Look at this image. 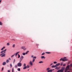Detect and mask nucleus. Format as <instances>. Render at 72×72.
Returning a JSON list of instances; mask_svg holds the SVG:
<instances>
[{"mask_svg": "<svg viewBox=\"0 0 72 72\" xmlns=\"http://www.w3.org/2000/svg\"><path fill=\"white\" fill-rule=\"evenodd\" d=\"M70 67H72V64H70Z\"/></svg>", "mask_w": 72, "mask_h": 72, "instance_id": "nucleus-42", "label": "nucleus"}, {"mask_svg": "<svg viewBox=\"0 0 72 72\" xmlns=\"http://www.w3.org/2000/svg\"><path fill=\"white\" fill-rule=\"evenodd\" d=\"M56 65H55V66H52V68H53V67H54V68H55V67H56Z\"/></svg>", "mask_w": 72, "mask_h": 72, "instance_id": "nucleus-22", "label": "nucleus"}, {"mask_svg": "<svg viewBox=\"0 0 72 72\" xmlns=\"http://www.w3.org/2000/svg\"><path fill=\"white\" fill-rule=\"evenodd\" d=\"M10 67H12V64H10Z\"/></svg>", "mask_w": 72, "mask_h": 72, "instance_id": "nucleus-36", "label": "nucleus"}, {"mask_svg": "<svg viewBox=\"0 0 72 72\" xmlns=\"http://www.w3.org/2000/svg\"><path fill=\"white\" fill-rule=\"evenodd\" d=\"M46 54H50V53H51L48 52H46Z\"/></svg>", "mask_w": 72, "mask_h": 72, "instance_id": "nucleus-28", "label": "nucleus"}, {"mask_svg": "<svg viewBox=\"0 0 72 72\" xmlns=\"http://www.w3.org/2000/svg\"><path fill=\"white\" fill-rule=\"evenodd\" d=\"M66 66V64H64L63 65V66H64H64Z\"/></svg>", "mask_w": 72, "mask_h": 72, "instance_id": "nucleus-40", "label": "nucleus"}, {"mask_svg": "<svg viewBox=\"0 0 72 72\" xmlns=\"http://www.w3.org/2000/svg\"><path fill=\"white\" fill-rule=\"evenodd\" d=\"M57 68H58V67H56V68H55V69H57Z\"/></svg>", "mask_w": 72, "mask_h": 72, "instance_id": "nucleus-46", "label": "nucleus"}, {"mask_svg": "<svg viewBox=\"0 0 72 72\" xmlns=\"http://www.w3.org/2000/svg\"><path fill=\"white\" fill-rule=\"evenodd\" d=\"M49 69H50V68H47L46 71H49Z\"/></svg>", "mask_w": 72, "mask_h": 72, "instance_id": "nucleus-21", "label": "nucleus"}, {"mask_svg": "<svg viewBox=\"0 0 72 72\" xmlns=\"http://www.w3.org/2000/svg\"><path fill=\"white\" fill-rule=\"evenodd\" d=\"M5 64H6V62H4L3 63V66H5Z\"/></svg>", "mask_w": 72, "mask_h": 72, "instance_id": "nucleus-13", "label": "nucleus"}, {"mask_svg": "<svg viewBox=\"0 0 72 72\" xmlns=\"http://www.w3.org/2000/svg\"><path fill=\"white\" fill-rule=\"evenodd\" d=\"M20 53V52H19V51H18L15 54V56H17L18 54H19V53Z\"/></svg>", "mask_w": 72, "mask_h": 72, "instance_id": "nucleus-10", "label": "nucleus"}, {"mask_svg": "<svg viewBox=\"0 0 72 72\" xmlns=\"http://www.w3.org/2000/svg\"><path fill=\"white\" fill-rule=\"evenodd\" d=\"M3 70H4V68H2V70H1V71H3Z\"/></svg>", "mask_w": 72, "mask_h": 72, "instance_id": "nucleus-33", "label": "nucleus"}, {"mask_svg": "<svg viewBox=\"0 0 72 72\" xmlns=\"http://www.w3.org/2000/svg\"><path fill=\"white\" fill-rule=\"evenodd\" d=\"M27 68H30V66H29V65H27Z\"/></svg>", "mask_w": 72, "mask_h": 72, "instance_id": "nucleus-29", "label": "nucleus"}, {"mask_svg": "<svg viewBox=\"0 0 72 72\" xmlns=\"http://www.w3.org/2000/svg\"><path fill=\"white\" fill-rule=\"evenodd\" d=\"M15 59H14V62H13L14 64V63H15Z\"/></svg>", "mask_w": 72, "mask_h": 72, "instance_id": "nucleus-24", "label": "nucleus"}, {"mask_svg": "<svg viewBox=\"0 0 72 72\" xmlns=\"http://www.w3.org/2000/svg\"><path fill=\"white\" fill-rule=\"evenodd\" d=\"M1 2V0H0V3Z\"/></svg>", "mask_w": 72, "mask_h": 72, "instance_id": "nucleus-51", "label": "nucleus"}, {"mask_svg": "<svg viewBox=\"0 0 72 72\" xmlns=\"http://www.w3.org/2000/svg\"><path fill=\"white\" fill-rule=\"evenodd\" d=\"M23 66V67H26V63L24 64Z\"/></svg>", "mask_w": 72, "mask_h": 72, "instance_id": "nucleus-16", "label": "nucleus"}, {"mask_svg": "<svg viewBox=\"0 0 72 72\" xmlns=\"http://www.w3.org/2000/svg\"><path fill=\"white\" fill-rule=\"evenodd\" d=\"M3 25V23H2V22H1L0 21V26H2Z\"/></svg>", "mask_w": 72, "mask_h": 72, "instance_id": "nucleus-18", "label": "nucleus"}, {"mask_svg": "<svg viewBox=\"0 0 72 72\" xmlns=\"http://www.w3.org/2000/svg\"><path fill=\"white\" fill-rule=\"evenodd\" d=\"M5 48V46H4L3 48H2V49H1V50H4V49Z\"/></svg>", "mask_w": 72, "mask_h": 72, "instance_id": "nucleus-15", "label": "nucleus"}, {"mask_svg": "<svg viewBox=\"0 0 72 72\" xmlns=\"http://www.w3.org/2000/svg\"><path fill=\"white\" fill-rule=\"evenodd\" d=\"M54 69H53V70H54Z\"/></svg>", "mask_w": 72, "mask_h": 72, "instance_id": "nucleus-58", "label": "nucleus"}, {"mask_svg": "<svg viewBox=\"0 0 72 72\" xmlns=\"http://www.w3.org/2000/svg\"><path fill=\"white\" fill-rule=\"evenodd\" d=\"M44 62H43V61H40V62H39V63H40V64H41V63H43Z\"/></svg>", "mask_w": 72, "mask_h": 72, "instance_id": "nucleus-20", "label": "nucleus"}, {"mask_svg": "<svg viewBox=\"0 0 72 72\" xmlns=\"http://www.w3.org/2000/svg\"><path fill=\"white\" fill-rule=\"evenodd\" d=\"M24 58V57H23V56H22L20 58V60H22Z\"/></svg>", "mask_w": 72, "mask_h": 72, "instance_id": "nucleus-8", "label": "nucleus"}, {"mask_svg": "<svg viewBox=\"0 0 72 72\" xmlns=\"http://www.w3.org/2000/svg\"><path fill=\"white\" fill-rule=\"evenodd\" d=\"M45 54V53H43L42 54V55H44Z\"/></svg>", "mask_w": 72, "mask_h": 72, "instance_id": "nucleus-37", "label": "nucleus"}, {"mask_svg": "<svg viewBox=\"0 0 72 72\" xmlns=\"http://www.w3.org/2000/svg\"><path fill=\"white\" fill-rule=\"evenodd\" d=\"M17 66L18 67H21L22 66V63L20 62H19L17 63Z\"/></svg>", "mask_w": 72, "mask_h": 72, "instance_id": "nucleus-5", "label": "nucleus"}, {"mask_svg": "<svg viewBox=\"0 0 72 72\" xmlns=\"http://www.w3.org/2000/svg\"><path fill=\"white\" fill-rule=\"evenodd\" d=\"M62 60V62H64V61H67V60H68V59H67V58H65V59H64L61 58L60 60V61H61V60Z\"/></svg>", "mask_w": 72, "mask_h": 72, "instance_id": "nucleus-2", "label": "nucleus"}, {"mask_svg": "<svg viewBox=\"0 0 72 72\" xmlns=\"http://www.w3.org/2000/svg\"><path fill=\"white\" fill-rule=\"evenodd\" d=\"M70 63V62H69V63H68V64H69V63Z\"/></svg>", "mask_w": 72, "mask_h": 72, "instance_id": "nucleus-56", "label": "nucleus"}, {"mask_svg": "<svg viewBox=\"0 0 72 72\" xmlns=\"http://www.w3.org/2000/svg\"><path fill=\"white\" fill-rule=\"evenodd\" d=\"M30 64L31 66H32L33 65V64L32 63V61H30Z\"/></svg>", "mask_w": 72, "mask_h": 72, "instance_id": "nucleus-9", "label": "nucleus"}, {"mask_svg": "<svg viewBox=\"0 0 72 72\" xmlns=\"http://www.w3.org/2000/svg\"><path fill=\"white\" fill-rule=\"evenodd\" d=\"M35 59H33V60H32V63H33L35 62Z\"/></svg>", "mask_w": 72, "mask_h": 72, "instance_id": "nucleus-23", "label": "nucleus"}, {"mask_svg": "<svg viewBox=\"0 0 72 72\" xmlns=\"http://www.w3.org/2000/svg\"><path fill=\"white\" fill-rule=\"evenodd\" d=\"M53 63L54 64H57V62H54Z\"/></svg>", "mask_w": 72, "mask_h": 72, "instance_id": "nucleus-32", "label": "nucleus"}, {"mask_svg": "<svg viewBox=\"0 0 72 72\" xmlns=\"http://www.w3.org/2000/svg\"><path fill=\"white\" fill-rule=\"evenodd\" d=\"M8 72H10V71L9 70H8Z\"/></svg>", "mask_w": 72, "mask_h": 72, "instance_id": "nucleus-41", "label": "nucleus"}, {"mask_svg": "<svg viewBox=\"0 0 72 72\" xmlns=\"http://www.w3.org/2000/svg\"><path fill=\"white\" fill-rule=\"evenodd\" d=\"M48 71H49V72H52V71H53V70L51 69V70H49Z\"/></svg>", "mask_w": 72, "mask_h": 72, "instance_id": "nucleus-25", "label": "nucleus"}, {"mask_svg": "<svg viewBox=\"0 0 72 72\" xmlns=\"http://www.w3.org/2000/svg\"><path fill=\"white\" fill-rule=\"evenodd\" d=\"M6 51V49H5V50L2 51L1 52V53H4V54H5V53H6V52H5Z\"/></svg>", "mask_w": 72, "mask_h": 72, "instance_id": "nucleus-3", "label": "nucleus"}, {"mask_svg": "<svg viewBox=\"0 0 72 72\" xmlns=\"http://www.w3.org/2000/svg\"><path fill=\"white\" fill-rule=\"evenodd\" d=\"M63 65V63H61L60 64V66H62Z\"/></svg>", "mask_w": 72, "mask_h": 72, "instance_id": "nucleus-43", "label": "nucleus"}, {"mask_svg": "<svg viewBox=\"0 0 72 72\" xmlns=\"http://www.w3.org/2000/svg\"><path fill=\"white\" fill-rule=\"evenodd\" d=\"M7 67H9V65H7Z\"/></svg>", "mask_w": 72, "mask_h": 72, "instance_id": "nucleus-55", "label": "nucleus"}, {"mask_svg": "<svg viewBox=\"0 0 72 72\" xmlns=\"http://www.w3.org/2000/svg\"><path fill=\"white\" fill-rule=\"evenodd\" d=\"M34 70H35V71L36 70V68H35L34 69Z\"/></svg>", "mask_w": 72, "mask_h": 72, "instance_id": "nucleus-50", "label": "nucleus"}, {"mask_svg": "<svg viewBox=\"0 0 72 72\" xmlns=\"http://www.w3.org/2000/svg\"><path fill=\"white\" fill-rule=\"evenodd\" d=\"M15 68H17V65H15Z\"/></svg>", "mask_w": 72, "mask_h": 72, "instance_id": "nucleus-38", "label": "nucleus"}, {"mask_svg": "<svg viewBox=\"0 0 72 72\" xmlns=\"http://www.w3.org/2000/svg\"><path fill=\"white\" fill-rule=\"evenodd\" d=\"M15 45L14 44H13V46H12V47L13 48H15Z\"/></svg>", "mask_w": 72, "mask_h": 72, "instance_id": "nucleus-27", "label": "nucleus"}, {"mask_svg": "<svg viewBox=\"0 0 72 72\" xmlns=\"http://www.w3.org/2000/svg\"><path fill=\"white\" fill-rule=\"evenodd\" d=\"M41 58L42 59H45V57L44 56H42L41 57Z\"/></svg>", "mask_w": 72, "mask_h": 72, "instance_id": "nucleus-12", "label": "nucleus"}, {"mask_svg": "<svg viewBox=\"0 0 72 72\" xmlns=\"http://www.w3.org/2000/svg\"><path fill=\"white\" fill-rule=\"evenodd\" d=\"M27 68V66H24L23 68V69H26Z\"/></svg>", "mask_w": 72, "mask_h": 72, "instance_id": "nucleus-14", "label": "nucleus"}, {"mask_svg": "<svg viewBox=\"0 0 72 72\" xmlns=\"http://www.w3.org/2000/svg\"><path fill=\"white\" fill-rule=\"evenodd\" d=\"M21 49H23L24 50H26L27 49V48H26L24 46H22L21 47Z\"/></svg>", "mask_w": 72, "mask_h": 72, "instance_id": "nucleus-6", "label": "nucleus"}, {"mask_svg": "<svg viewBox=\"0 0 72 72\" xmlns=\"http://www.w3.org/2000/svg\"><path fill=\"white\" fill-rule=\"evenodd\" d=\"M32 58H33V55H32L31 56Z\"/></svg>", "mask_w": 72, "mask_h": 72, "instance_id": "nucleus-45", "label": "nucleus"}, {"mask_svg": "<svg viewBox=\"0 0 72 72\" xmlns=\"http://www.w3.org/2000/svg\"><path fill=\"white\" fill-rule=\"evenodd\" d=\"M2 55V56H1ZM0 56H1L2 57H5V54L3 53L0 55Z\"/></svg>", "mask_w": 72, "mask_h": 72, "instance_id": "nucleus-4", "label": "nucleus"}, {"mask_svg": "<svg viewBox=\"0 0 72 72\" xmlns=\"http://www.w3.org/2000/svg\"><path fill=\"white\" fill-rule=\"evenodd\" d=\"M27 53H28V52H27L26 51V53H25V54H27Z\"/></svg>", "mask_w": 72, "mask_h": 72, "instance_id": "nucleus-44", "label": "nucleus"}, {"mask_svg": "<svg viewBox=\"0 0 72 72\" xmlns=\"http://www.w3.org/2000/svg\"><path fill=\"white\" fill-rule=\"evenodd\" d=\"M52 65H53V64L52 63L50 64V66H52Z\"/></svg>", "mask_w": 72, "mask_h": 72, "instance_id": "nucleus-48", "label": "nucleus"}, {"mask_svg": "<svg viewBox=\"0 0 72 72\" xmlns=\"http://www.w3.org/2000/svg\"><path fill=\"white\" fill-rule=\"evenodd\" d=\"M9 60H11V59H10V58H9Z\"/></svg>", "mask_w": 72, "mask_h": 72, "instance_id": "nucleus-52", "label": "nucleus"}, {"mask_svg": "<svg viewBox=\"0 0 72 72\" xmlns=\"http://www.w3.org/2000/svg\"><path fill=\"white\" fill-rule=\"evenodd\" d=\"M33 59H36V57L35 56L33 57Z\"/></svg>", "mask_w": 72, "mask_h": 72, "instance_id": "nucleus-35", "label": "nucleus"}, {"mask_svg": "<svg viewBox=\"0 0 72 72\" xmlns=\"http://www.w3.org/2000/svg\"><path fill=\"white\" fill-rule=\"evenodd\" d=\"M27 53H28V52H29V51H27Z\"/></svg>", "mask_w": 72, "mask_h": 72, "instance_id": "nucleus-53", "label": "nucleus"}, {"mask_svg": "<svg viewBox=\"0 0 72 72\" xmlns=\"http://www.w3.org/2000/svg\"><path fill=\"white\" fill-rule=\"evenodd\" d=\"M57 72H63V69H61L58 70Z\"/></svg>", "mask_w": 72, "mask_h": 72, "instance_id": "nucleus-7", "label": "nucleus"}, {"mask_svg": "<svg viewBox=\"0 0 72 72\" xmlns=\"http://www.w3.org/2000/svg\"><path fill=\"white\" fill-rule=\"evenodd\" d=\"M18 58H20V55H19V54H18Z\"/></svg>", "mask_w": 72, "mask_h": 72, "instance_id": "nucleus-26", "label": "nucleus"}, {"mask_svg": "<svg viewBox=\"0 0 72 72\" xmlns=\"http://www.w3.org/2000/svg\"><path fill=\"white\" fill-rule=\"evenodd\" d=\"M69 65H68V66H67L66 68L65 72H67V71H68V70L69 69Z\"/></svg>", "mask_w": 72, "mask_h": 72, "instance_id": "nucleus-1", "label": "nucleus"}, {"mask_svg": "<svg viewBox=\"0 0 72 72\" xmlns=\"http://www.w3.org/2000/svg\"><path fill=\"white\" fill-rule=\"evenodd\" d=\"M56 67H57V66H58L60 65V63H58L56 64L55 65Z\"/></svg>", "mask_w": 72, "mask_h": 72, "instance_id": "nucleus-11", "label": "nucleus"}, {"mask_svg": "<svg viewBox=\"0 0 72 72\" xmlns=\"http://www.w3.org/2000/svg\"><path fill=\"white\" fill-rule=\"evenodd\" d=\"M17 71H19V72L21 71V69H20V68H18V69Z\"/></svg>", "mask_w": 72, "mask_h": 72, "instance_id": "nucleus-17", "label": "nucleus"}, {"mask_svg": "<svg viewBox=\"0 0 72 72\" xmlns=\"http://www.w3.org/2000/svg\"><path fill=\"white\" fill-rule=\"evenodd\" d=\"M15 55V54H14V55H12L11 56V58H12V57H14V56Z\"/></svg>", "mask_w": 72, "mask_h": 72, "instance_id": "nucleus-39", "label": "nucleus"}, {"mask_svg": "<svg viewBox=\"0 0 72 72\" xmlns=\"http://www.w3.org/2000/svg\"><path fill=\"white\" fill-rule=\"evenodd\" d=\"M22 60H20L19 61V62H21V61H22Z\"/></svg>", "mask_w": 72, "mask_h": 72, "instance_id": "nucleus-47", "label": "nucleus"}, {"mask_svg": "<svg viewBox=\"0 0 72 72\" xmlns=\"http://www.w3.org/2000/svg\"><path fill=\"white\" fill-rule=\"evenodd\" d=\"M22 55H26V53H22Z\"/></svg>", "mask_w": 72, "mask_h": 72, "instance_id": "nucleus-30", "label": "nucleus"}, {"mask_svg": "<svg viewBox=\"0 0 72 72\" xmlns=\"http://www.w3.org/2000/svg\"><path fill=\"white\" fill-rule=\"evenodd\" d=\"M12 72H14V68H12Z\"/></svg>", "mask_w": 72, "mask_h": 72, "instance_id": "nucleus-31", "label": "nucleus"}, {"mask_svg": "<svg viewBox=\"0 0 72 72\" xmlns=\"http://www.w3.org/2000/svg\"><path fill=\"white\" fill-rule=\"evenodd\" d=\"M7 45H8V46H9V45H10V44L9 43H8L7 44Z\"/></svg>", "mask_w": 72, "mask_h": 72, "instance_id": "nucleus-34", "label": "nucleus"}, {"mask_svg": "<svg viewBox=\"0 0 72 72\" xmlns=\"http://www.w3.org/2000/svg\"><path fill=\"white\" fill-rule=\"evenodd\" d=\"M66 58V57H63V59H65V58Z\"/></svg>", "mask_w": 72, "mask_h": 72, "instance_id": "nucleus-49", "label": "nucleus"}, {"mask_svg": "<svg viewBox=\"0 0 72 72\" xmlns=\"http://www.w3.org/2000/svg\"><path fill=\"white\" fill-rule=\"evenodd\" d=\"M28 71H29V69H28Z\"/></svg>", "mask_w": 72, "mask_h": 72, "instance_id": "nucleus-57", "label": "nucleus"}, {"mask_svg": "<svg viewBox=\"0 0 72 72\" xmlns=\"http://www.w3.org/2000/svg\"><path fill=\"white\" fill-rule=\"evenodd\" d=\"M12 40H14V39H12Z\"/></svg>", "mask_w": 72, "mask_h": 72, "instance_id": "nucleus-54", "label": "nucleus"}, {"mask_svg": "<svg viewBox=\"0 0 72 72\" xmlns=\"http://www.w3.org/2000/svg\"><path fill=\"white\" fill-rule=\"evenodd\" d=\"M6 62L8 63H9V60H7L6 61Z\"/></svg>", "mask_w": 72, "mask_h": 72, "instance_id": "nucleus-19", "label": "nucleus"}]
</instances>
